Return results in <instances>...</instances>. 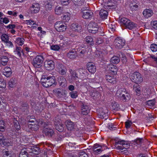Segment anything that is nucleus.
Instances as JSON below:
<instances>
[{"instance_id": "41", "label": "nucleus", "mask_w": 157, "mask_h": 157, "mask_svg": "<svg viewBox=\"0 0 157 157\" xmlns=\"http://www.w3.org/2000/svg\"><path fill=\"white\" fill-rule=\"evenodd\" d=\"M24 39L23 38H18L15 41V42L19 45H22L23 44Z\"/></svg>"}, {"instance_id": "33", "label": "nucleus", "mask_w": 157, "mask_h": 157, "mask_svg": "<svg viewBox=\"0 0 157 157\" xmlns=\"http://www.w3.org/2000/svg\"><path fill=\"white\" fill-rule=\"evenodd\" d=\"M134 142L138 145H140L141 147L144 148V147L142 145V144H144V140L143 138H137L134 140Z\"/></svg>"}, {"instance_id": "4", "label": "nucleus", "mask_w": 157, "mask_h": 157, "mask_svg": "<svg viewBox=\"0 0 157 157\" xmlns=\"http://www.w3.org/2000/svg\"><path fill=\"white\" fill-rule=\"evenodd\" d=\"M115 145L117 148L123 150L124 148L127 149L129 147L130 144L127 141L119 140L115 142Z\"/></svg>"}, {"instance_id": "50", "label": "nucleus", "mask_w": 157, "mask_h": 157, "mask_svg": "<svg viewBox=\"0 0 157 157\" xmlns=\"http://www.w3.org/2000/svg\"><path fill=\"white\" fill-rule=\"evenodd\" d=\"M130 7L132 11L136 10L138 7V6L136 4L131 3L130 4Z\"/></svg>"}, {"instance_id": "26", "label": "nucleus", "mask_w": 157, "mask_h": 157, "mask_svg": "<svg viewBox=\"0 0 157 157\" xmlns=\"http://www.w3.org/2000/svg\"><path fill=\"white\" fill-rule=\"evenodd\" d=\"M153 13L152 10L148 9L144 10L143 13L144 16L146 18L151 17L153 15Z\"/></svg>"}, {"instance_id": "52", "label": "nucleus", "mask_w": 157, "mask_h": 157, "mask_svg": "<svg viewBox=\"0 0 157 157\" xmlns=\"http://www.w3.org/2000/svg\"><path fill=\"white\" fill-rule=\"evenodd\" d=\"M14 52H16L18 56L20 57L21 55V52H22V49L20 47H17L16 50Z\"/></svg>"}, {"instance_id": "42", "label": "nucleus", "mask_w": 157, "mask_h": 157, "mask_svg": "<svg viewBox=\"0 0 157 157\" xmlns=\"http://www.w3.org/2000/svg\"><path fill=\"white\" fill-rule=\"evenodd\" d=\"M69 95L71 98H75L78 96V93L76 91H71L69 93Z\"/></svg>"}, {"instance_id": "35", "label": "nucleus", "mask_w": 157, "mask_h": 157, "mask_svg": "<svg viewBox=\"0 0 157 157\" xmlns=\"http://www.w3.org/2000/svg\"><path fill=\"white\" fill-rule=\"evenodd\" d=\"M1 63L3 66L6 65L7 64L8 61V59L7 57L3 56L1 58Z\"/></svg>"}, {"instance_id": "59", "label": "nucleus", "mask_w": 157, "mask_h": 157, "mask_svg": "<svg viewBox=\"0 0 157 157\" xmlns=\"http://www.w3.org/2000/svg\"><path fill=\"white\" fill-rule=\"evenodd\" d=\"M151 25L153 28L157 29V21H154L151 22Z\"/></svg>"}, {"instance_id": "61", "label": "nucleus", "mask_w": 157, "mask_h": 157, "mask_svg": "<svg viewBox=\"0 0 157 157\" xmlns=\"http://www.w3.org/2000/svg\"><path fill=\"white\" fill-rule=\"evenodd\" d=\"M60 48L57 45H53L51 46V49L52 50L57 51Z\"/></svg>"}, {"instance_id": "32", "label": "nucleus", "mask_w": 157, "mask_h": 157, "mask_svg": "<svg viewBox=\"0 0 157 157\" xmlns=\"http://www.w3.org/2000/svg\"><path fill=\"white\" fill-rule=\"evenodd\" d=\"M65 125L63 124H55V128L59 132H63L64 130Z\"/></svg>"}, {"instance_id": "54", "label": "nucleus", "mask_w": 157, "mask_h": 157, "mask_svg": "<svg viewBox=\"0 0 157 157\" xmlns=\"http://www.w3.org/2000/svg\"><path fill=\"white\" fill-rule=\"evenodd\" d=\"M125 127L127 128H129L132 124V122L129 120L125 122Z\"/></svg>"}, {"instance_id": "3", "label": "nucleus", "mask_w": 157, "mask_h": 157, "mask_svg": "<svg viewBox=\"0 0 157 157\" xmlns=\"http://www.w3.org/2000/svg\"><path fill=\"white\" fill-rule=\"evenodd\" d=\"M41 80L42 85L46 88L53 85L55 86L57 83L54 77H48L47 78H42Z\"/></svg>"}, {"instance_id": "14", "label": "nucleus", "mask_w": 157, "mask_h": 157, "mask_svg": "<svg viewBox=\"0 0 157 157\" xmlns=\"http://www.w3.org/2000/svg\"><path fill=\"white\" fill-rule=\"evenodd\" d=\"M57 69L59 73L61 75H65L66 74L67 69L61 63H58L57 65Z\"/></svg>"}, {"instance_id": "7", "label": "nucleus", "mask_w": 157, "mask_h": 157, "mask_svg": "<svg viewBox=\"0 0 157 157\" xmlns=\"http://www.w3.org/2000/svg\"><path fill=\"white\" fill-rule=\"evenodd\" d=\"M130 78L132 81L136 83H140L143 81L140 74L138 72H134L131 76Z\"/></svg>"}, {"instance_id": "44", "label": "nucleus", "mask_w": 157, "mask_h": 157, "mask_svg": "<svg viewBox=\"0 0 157 157\" xmlns=\"http://www.w3.org/2000/svg\"><path fill=\"white\" fill-rule=\"evenodd\" d=\"M61 89L59 88H56L53 90V93L57 94L60 97L61 95Z\"/></svg>"}, {"instance_id": "13", "label": "nucleus", "mask_w": 157, "mask_h": 157, "mask_svg": "<svg viewBox=\"0 0 157 157\" xmlns=\"http://www.w3.org/2000/svg\"><path fill=\"white\" fill-rule=\"evenodd\" d=\"M43 133L46 136L52 137L54 134V132L52 129L45 126L43 129Z\"/></svg>"}, {"instance_id": "49", "label": "nucleus", "mask_w": 157, "mask_h": 157, "mask_svg": "<svg viewBox=\"0 0 157 157\" xmlns=\"http://www.w3.org/2000/svg\"><path fill=\"white\" fill-rule=\"evenodd\" d=\"M73 3L76 6H80L82 5V0H73Z\"/></svg>"}, {"instance_id": "63", "label": "nucleus", "mask_w": 157, "mask_h": 157, "mask_svg": "<svg viewBox=\"0 0 157 157\" xmlns=\"http://www.w3.org/2000/svg\"><path fill=\"white\" fill-rule=\"evenodd\" d=\"M91 95L93 97L97 98L99 95H100V94L98 93V92L94 91L92 93Z\"/></svg>"}, {"instance_id": "24", "label": "nucleus", "mask_w": 157, "mask_h": 157, "mask_svg": "<svg viewBox=\"0 0 157 157\" xmlns=\"http://www.w3.org/2000/svg\"><path fill=\"white\" fill-rule=\"evenodd\" d=\"M66 126L68 130L70 131L74 130L75 127L74 123L69 120L67 121Z\"/></svg>"}, {"instance_id": "51", "label": "nucleus", "mask_w": 157, "mask_h": 157, "mask_svg": "<svg viewBox=\"0 0 157 157\" xmlns=\"http://www.w3.org/2000/svg\"><path fill=\"white\" fill-rule=\"evenodd\" d=\"M150 48L152 52H156L157 51V45L155 44H152L150 46Z\"/></svg>"}, {"instance_id": "17", "label": "nucleus", "mask_w": 157, "mask_h": 157, "mask_svg": "<svg viewBox=\"0 0 157 157\" xmlns=\"http://www.w3.org/2000/svg\"><path fill=\"white\" fill-rule=\"evenodd\" d=\"M40 9V5L38 3H34L30 7V10L32 13H38Z\"/></svg>"}, {"instance_id": "45", "label": "nucleus", "mask_w": 157, "mask_h": 157, "mask_svg": "<svg viewBox=\"0 0 157 157\" xmlns=\"http://www.w3.org/2000/svg\"><path fill=\"white\" fill-rule=\"evenodd\" d=\"M6 86V82L5 80L0 78V88H5Z\"/></svg>"}, {"instance_id": "47", "label": "nucleus", "mask_w": 157, "mask_h": 157, "mask_svg": "<svg viewBox=\"0 0 157 157\" xmlns=\"http://www.w3.org/2000/svg\"><path fill=\"white\" fill-rule=\"evenodd\" d=\"M5 124L3 121L0 120V131L3 132L5 130Z\"/></svg>"}, {"instance_id": "29", "label": "nucleus", "mask_w": 157, "mask_h": 157, "mask_svg": "<svg viewBox=\"0 0 157 157\" xmlns=\"http://www.w3.org/2000/svg\"><path fill=\"white\" fill-rule=\"evenodd\" d=\"M108 14L107 11L103 9L100 10L99 13L100 17L102 19H106L107 17Z\"/></svg>"}, {"instance_id": "34", "label": "nucleus", "mask_w": 157, "mask_h": 157, "mask_svg": "<svg viewBox=\"0 0 157 157\" xmlns=\"http://www.w3.org/2000/svg\"><path fill=\"white\" fill-rule=\"evenodd\" d=\"M120 61V59L118 57L114 56L110 59V62L116 64L118 63Z\"/></svg>"}, {"instance_id": "57", "label": "nucleus", "mask_w": 157, "mask_h": 157, "mask_svg": "<svg viewBox=\"0 0 157 157\" xmlns=\"http://www.w3.org/2000/svg\"><path fill=\"white\" fill-rule=\"evenodd\" d=\"M79 157H88V156L85 151H82L79 152Z\"/></svg>"}, {"instance_id": "48", "label": "nucleus", "mask_w": 157, "mask_h": 157, "mask_svg": "<svg viewBox=\"0 0 157 157\" xmlns=\"http://www.w3.org/2000/svg\"><path fill=\"white\" fill-rule=\"evenodd\" d=\"M13 125L14 128L17 130H19L20 128V126L18 122L17 121H14Z\"/></svg>"}, {"instance_id": "58", "label": "nucleus", "mask_w": 157, "mask_h": 157, "mask_svg": "<svg viewBox=\"0 0 157 157\" xmlns=\"http://www.w3.org/2000/svg\"><path fill=\"white\" fill-rule=\"evenodd\" d=\"M52 7V5L50 3H48L45 5V8L47 10H50Z\"/></svg>"}, {"instance_id": "37", "label": "nucleus", "mask_w": 157, "mask_h": 157, "mask_svg": "<svg viewBox=\"0 0 157 157\" xmlns=\"http://www.w3.org/2000/svg\"><path fill=\"white\" fill-rule=\"evenodd\" d=\"M86 41L88 44L91 45H93L94 44V42L93 41L92 38L90 36H87L86 38Z\"/></svg>"}, {"instance_id": "27", "label": "nucleus", "mask_w": 157, "mask_h": 157, "mask_svg": "<svg viewBox=\"0 0 157 157\" xmlns=\"http://www.w3.org/2000/svg\"><path fill=\"white\" fill-rule=\"evenodd\" d=\"M105 79L108 82L112 84H115L116 82L115 78L112 77L109 75H106Z\"/></svg>"}, {"instance_id": "18", "label": "nucleus", "mask_w": 157, "mask_h": 157, "mask_svg": "<svg viewBox=\"0 0 157 157\" xmlns=\"http://www.w3.org/2000/svg\"><path fill=\"white\" fill-rule=\"evenodd\" d=\"M29 152L30 150L28 147L22 149L19 154V157H28Z\"/></svg>"}, {"instance_id": "12", "label": "nucleus", "mask_w": 157, "mask_h": 157, "mask_svg": "<svg viewBox=\"0 0 157 157\" xmlns=\"http://www.w3.org/2000/svg\"><path fill=\"white\" fill-rule=\"evenodd\" d=\"M44 66L47 70H52L55 68L54 63L52 60H46L44 62Z\"/></svg>"}, {"instance_id": "39", "label": "nucleus", "mask_w": 157, "mask_h": 157, "mask_svg": "<svg viewBox=\"0 0 157 157\" xmlns=\"http://www.w3.org/2000/svg\"><path fill=\"white\" fill-rule=\"evenodd\" d=\"M55 13L57 15H60L62 13V8L60 6H56L55 9Z\"/></svg>"}, {"instance_id": "30", "label": "nucleus", "mask_w": 157, "mask_h": 157, "mask_svg": "<svg viewBox=\"0 0 157 157\" xmlns=\"http://www.w3.org/2000/svg\"><path fill=\"white\" fill-rule=\"evenodd\" d=\"M3 73L4 75L6 77H9L12 74L11 69L9 67H5L3 70Z\"/></svg>"}, {"instance_id": "43", "label": "nucleus", "mask_w": 157, "mask_h": 157, "mask_svg": "<svg viewBox=\"0 0 157 157\" xmlns=\"http://www.w3.org/2000/svg\"><path fill=\"white\" fill-rule=\"evenodd\" d=\"M155 100L154 99L150 100L147 101L146 105L149 107L153 106L155 105Z\"/></svg>"}, {"instance_id": "60", "label": "nucleus", "mask_w": 157, "mask_h": 157, "mask_svg": "<svg viewBox=\"0 0 157 157\" xmlns=\"http://www.w3.org/2000/svg\"><path fill=\"white\" fill-rule=\"evenodd\" d=\"M96 40V44L98 45L101 44L104 41L103 39L101 38H98Z\"/></svg>"}, {"instance_id": "15", "label": "nucleus", "mask_w": 157, "mask_h": 157, "mask_svg": "<svg viewBox=\"0 0 157 157\" xmlns=\"http://www.w3.org/2000/svg\"><path fill=\"white\" fill-rule=\"evenodd\" d=\"M116 6V2L114 0H110L107 2L104 5L105 8L106 9H108V8H109V9L115 8Z\"/></svg>"}, {"instance_id": "10", "label": "nucleus", "mask_w": 157, "mask_h": 157, "mask_svg": "<svg viewBox=\"0 0 157 157\" xmlns=\"http://www.w3.org/2000/svg\"><path fill=\"white\" fill-rule=\"evenodd\" d=\"M114 44L115 48L117 49H121L123 48L125 44L124 40L119 37H117L114 41Z\"/></svg>"}, {"instance_id": "2", "label": "nucleus", "mask_w": 157, "mask_h": 157, "mask_svg": "<svg viewBox=\"0 0 157 157\" xmlns=\"http://www.w3.org/2000/svg\"><path fill=\"white\" fill-rule=\"evenodd\" d=\"M117 96L120 98V99L124 101L130 99L129 94L126 92V89L124 88H120L117 92Z\"/></svg>"}, {"instance_id": "38", "label": "nucleus", "mask_w": 157, "mask_h": 157, "mask_svg": "<svg viewBox=\"0 0 157 157\" xmlns=\"http://www.w3.org/2000/svg\"><path fill=\"white\" fill-rule=\"evenodd\" d=\"M29 127L33 131H36L38 130L39 128L36 124H29Z\"/></svg>"}, {"instance_id": "23", "label": "nucleus", "mask_w": 157, "mask_h": 157, "mask_svg": "<svg viewBox=\"0 0 157 157\" xmlns=\"http://www.w3.org/2000/svg\"><path fill=\"white\" fill-rule=\"evenodd\" d=\"M82 113L84 115H87L90 112V109L87 105L83 104L81 107Z\"/></svg>"}, {"instance_id": "56", "label": "nucleus", "mask_w": 157, "mask_h": 157, "mask_svg": "<svg viewBox=\"0 0 157 157\" xmlns=\"http://www.w3.org/2000/svg\"><path fill=\"white\" fill-rule=\"evenodd\" d=\"M15 82L13 80H11L9 82V85L10 87L13 88L15 86Z\"/></svg>"}, {"instance_id": "53", "label": "nucleus", "mask_w": 157, "mask_h": 157, "mask_svg": "<svg viewBox=\"0 0 157 157\" xmlns=\"http://www.w3.org/2000/svg\"><path fill=\"white\" fill-rule=\"evenodd\" d=\"M71 0H61V2L63 5H67L71 2Z\"/></svg>"}, {"instance_id": "21", "label": "nucleus", "mask_w": 157, "mask_h": 157, "mask_svg": "<svg viewBox=\"0 0 157 157\" xmlns=\"http://www.w3.org/2000/svg\"><path fill=\"white\" fill-rule=\"evenodd\" d=\"M28 149L30 150L29 153H32L33 154L37 155L40 152V150L39 147H28Z\"/></svg>"}, {"instance_id": "8", "label": "nucleus", "mask_w": 157, "mask_h": 157, "mask_svg": "<svg viewBox=\"0 0 157 157\" xmlns=\"http://www.w3.org/2000/svg\"><path fill=\"white\" fill-rule=\"evenodd\" d=\"M98 26L97 23L94 21L90 22L88 26V29L89 32L95 33L98 31Z\"/></svg>"}, {"instance_id": "9", "label": "nucleus", "mask_w": 157, "mask_h": 157, "mask_svg": "<svg viewBox=\"0 0 157 157\" xmlns=\"http://www.w3.org/2000/svg\"><path fill=\"white\" fill-rule=\"evenodd\" d=\"M54 26L55 29L58 32L64 31L67 29L66 24L60 21L56 22Z\"/></svg>"}, {"instance_id": "22", "label": "nucleus", "mask_w": 157, "mask_h": 157, "mask_svg": "<svg viewBox=\"0 0 157 157\" xmlns=\"http://www.w3.org/2000/svg\"><path fill=\"white\" fill-rule=\"evenodd\" d=\"M67 56L68 57L72 59H75L77 56L76 52L75 49L70 50L67 54Z\"/></svg>"}, {"instance_id": "28", "label": "nucleus", "mask_w": 157, "mask_h": 157, "mask_svg": "<svg viewBox=\"0 0 157 157\" xmlns=\"http://www.w3.org/2000/svg\"><path fill=\"white\" fill-rule=\"evenodd\" d=\"M0 144L2 146H6L10 145V143L5 137L0 138Z\"/></svg>"}, {"instance_id": "25", "label": "nucleus", "mask_w": 157, "mask_h": 157, "mask_svg": "<svg viewBox=\"0 0 157 157\" xmlns=\"http://www.w3.org/2000/svg\"><path fill=\"white\" fill-rule=\"evenodd\" d=\"M69 71L71 75V78L72 80L75 81L78 78L77 73L74 70L70 69Z\"/></svg>"}, {"instance_id": "1", "label": "nucleus", "mask_w": 157, "mask_h": 157, "mask_svg": "<svg viewBox=\"0 0 157 157\" xmlns=\"http://www.w3.org/2000/svg\"><path fill=\"white\" fill-rule=\"evenodd\" d=\"M121 24L124 25L126 29L130 30L135 29L137 27V25L131 21L129 19L125 17L119 18Z\"/></svg>"}, {"instance_id": "5", "label": "nucleus", "mask_w": 157, "mask_h": 157, "mask_svg": "<svg viewBox=\"0 0 157 157\" xmlns=\"http://www.w3.org/2000/svg\"><path fill=\"white\" fill-rule=\"evenodd\" d=\"M44 59L43 56L38 55L33 60V64L35 68H40L42 66Z\"/></svg>"}, {"instance_id": "31", "label": "nucleus", "mask_w": 157, "mask_h": 157, "mask_svg": "<svg viewBox=\"0 0 157 157\" xmlns=\"http://www.w3.org/2000/svg\"><path fill=\"white\" fill-rule=\"evenodd\" d=\"M107 69L114 73H116L118 70L117 67L116 65H114L112 64L109 65L107 67Z\"/></svg>"}, {"instance_id": "16", "label": "nucleus", "mask_w": 157, "mask_h": 157, "mask_svg": "<svg viewBox=\"0 0 157 157\" xmlns=\"http://www.w3.org/2000/svg\"><path fill=\"white\" fill-rule=\"evenodd\" d=\"M87 68L90 73H94L96 71V67L94 63L89 62L87 64Z\"/></svg>"}, {"instance_id": "6", "label": "nucleus", "mask_w": 157, "mask_h": 157, "mask_svg": "<svg viewBox=\"0 0 157 157\" xmlns=\"http://www.w3.org/2000/svg\"><path fill=\"white\" fill-rule=\"evenodd\" d=\"M81 13L82 17L85 19L90 18L93 14V12L87 7H83L81 9Z\"/></svg>"}, {"instance_id": "46", "label": "nucleus", "mask_w": 157, "mask_h": 157, "mask_svg": "<svg viewBox=\"0 0 157 157\" xmlns=\"http://www.w3.org/2000/svg\"><path fill=\"white\" fill-rule=\"evenodd\" d=\"M1 38L2 40L5 43L9 40L8 36L6 34H3L2 35Z\"/></svg>"}, {"instance_id": "62", "label": "nucleus", "mask_w": 157, "mask_h": 157, "mask_svg": "<svg viewBox=\"0 0 157 157\" xmlns=\"http://www.w3.org/2000/svg\"><path fill=\"white\" fill-rule=\"evenodd\" d=\"M63 138V137L61 135H57L55 138V140L57 141H60Z\"/></svg>"}, {"instance_id": "20", "label": "nucleus", "mask_w": 157, "mask_h": 157, "mask_svg": "<svg viewBox=\"0 0 157 157\" xmlns=\"http://www.w3.org/2000/svg\"><path fill=\"white\" fill-rule=\"evenodd\" d=\"M58 81L59 85L62 87H65L66 86L67 80L63 77H59L58 78Z\"/></svg>"}, {"instance_id": "36", "label": "nucleus", "mask_w": 157, "mask_h": 157, "mask_svg": "<svg viewBox=\"0 0 157 157\" xmlns=\"http://www.w3.org/2000/svg\"><path fill=\"white\" fill-rule=\"evenodd\" d=\"M29 108V105L26 101H23L21 103L20 108L22 110L28 109Z\"/></svg>"}, {"instance_id": "40", "label": "nucleus", "mask_w": 157, "mask_h": 157, "mask_svg": "<svg viewBox=\"0 0 157 157\" xmlns=\"http://www.w3.org/2000/svg\"><path fill=\"white\" fill-rule=\"evenodd\" d=\"M68 146L70 148V150L72 151L75 150L76 148L77 145L75 143L70 142L68 144Z\"/></svg>"}, {"instance_id": "19", "label": "nucleus", "mask_w": 157, "mask_h": 157, "mask_svg": "<svg viewBox=\"0 0 157 157\" xmlns=\"http://www.w3.org/2000/svg\"><path fill=\"white\" fill-rule=\"evenodd\" d=\"M71 28L73 31L78 33L80 32L82 29V26L77 24H72Z\"/></svg>"}, {"instance_id": "11", "label": "nucleus", "mask_w": 157, "mask_h": 157, "mask_svg": "<svg viewBox=\"0 0 157 157\" xmlns=\"http://www.w3.org/2000/svg\"><path fill=\"white\" fill-rule=\"evenodd\" d=\"M108 110L106 108H101L98 110V115L99 117L101 119H104L106 120L108 118Z\"/></svg>"}, {"instance_id": "64", "label": "nucleus", "mask_w": 157, "mask_h": 157, "mask_svg": "<svg viewBox=\"0 0 157 157\" xmlns=\"http://www.w3.org/2000/svg\"><path fill=\"white\" fill-rule=\"evenodd\" d=\"M94 153L95 154H98V153H100L102 151V150L101 148H98L96 149H94L93 150Z\"/></svg>"}, {"instance_id": "55", "label": "nucleus", "mask_w": 157, "mask_h": 157, "mask_svg": "<svg viewBox=\"0 0 157 157\" xmlns=\"http://www.w3.org/2000/svg\"><path fill=\"white\" fill-rule=\"evenodd\" d=\"M61 96L60 97H66L67 94V91L64 90H61Z\"/></svg>"}]
</instances>
